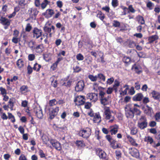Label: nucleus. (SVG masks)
<instances>
[{"instance_id":"obj_15","label":"nucleus","mask_w":160,"mask_h":160,"mask_svg":"<svg viewBox=\"0 0 160 160\" xmlns=\"http://www.w3.org/2000/svg\"><path fill=\"white\" fill-rule=\"evenodd\" d=\"M144 112L145 114L151 116L152 113H153V111L151 107H149L148 105H147L144 110Z\"/></svg>"},{"instance_id":"obj_40","label":"nucleus","mask_w":160,"mask_h":160,"mask_svg":"<svg viewBox=\"0 0 160 160\" xmlns=\"http://www.w3.org/2000/svg\"><path fill=\"white\" fill-rule=\"evenodd\" d=\"M130 58L127 57H124L123 59V62L125 63H128L130 62Z\"/></svg>"},{"instance_id":"obj_49","label":"nucleus","mask_w":160,"mask_h":160,"mask_svg":"<svg viewBox=\"0 0 160 160\" xmlns=\"http://www.w3.org/2000/svg\"><path fill=\"white\" fill-rule=\"evenodd\" d=\"M112 147L113 149H115L117 148H121L122 147L120 143H117L116 145H113V146H112Z\"/></svg>"},{"instance_id":"obj_60","label":"nucleus","mask_w":160,"mask_h":160,"mask_svg":"<svg viewBox=\"0 0 160 160\" xmlns=\"http://www.w3.org/2000/svg\"><path fill=\"white\" fill-rule=\"evenodd\" d=\"M126 87H127L126 88L125 90H124L123 91H122V92L123 93V95H126L127 94V90L129 89V88L128 87V85H126L124 86V88H125Z\"/></svg>"},{"instance_id":"obj_59","label":"nucleus","mask_w":160,"mask_h":160,"mask_svg":"<svg viewBox=\"0 0 160 160\" xmlns=\"http://www.w3.org/2000/svg\"><path fill=\"white\" fill-rule=\"evenodd\" d=\"M73 69L74 72H78L81 70V68L79 66H76L73 68Z\"/></svg>"},{"instance_id":"obj_46","label":"nucleus","mask_w":160,"mask_h":160,"mask_svg":"<svg viewBox=\"0 0 160 160\" xmlns=\"http://www.w3.org/2000/svg\"><path fill=\"white\" fill-rule=\"evenodd\" d=\"M133 110L134 113H136V115H139L141 114V112L137 108H134L133 109Z\"/></svg>"},{"instance_id":"obj_55","label":"nucleus","mask_w":160,"mask_h":160,"mask_svg":"<svg viewBox=\"0 0 160 160\" xmlns=\"http://www.w3.org/2000/svg\"><path fill=\"white\" fill-rule=\"evenodd\" d=\"M153 3L151 2H148L147 3V7L149 8V9L151 10L152 9V7L153 5Z\"/></svg>"},{"instance_id":"obj_57","label":"nucleus","mask_w":160,"mask_h":160,"mask_svg":"<svg viewBox=\"0 0 160 160\" xmlns=\"http://www.w3.org/2000/svg\"><path fill=\"white\" fill-rule=\"evenodd\" d=\"M149 124L150 127H153L156 126V122L155 121H152L149 122Z\"/></svg>"},{"instance_id":"obj_11","label":"nucleus","mask_w":160,"mask_h":160,"mask_svg":"<svg viewBox=\"0 0 160 160\" xmlns=\"http://www.w3.org/2000/svg\"><path fill=\"white\" fill-rule=\"evenodd\" d=\"M96 153L101 158H106L105 153L100 148H98L96 149Z\"/></svg>"},{"instance_id":"obj_26","label":"nucleus","mask_w":160,"mask_h":160,"mask_svg":"<svg viewBox=\"0 0 160 160\" xmlns=\"http://www.w3.org/2000/svg\"><path fill=\"white\" fill-rule=\"evenodd\" d=\"M50 3V2L47 0H44L41 4V7L42 9L46 8L47 5Z\"/></svg>"},{"instance_id":"obj_36","label":"nucleus","mask_w":160,"mask_h":160,"mask_svg":"<svg viewBox=\"0 0 160 160\" xmlns=\"http://www.w3.org/2000/svg\"><path fill=\"white\" fill-rule=\"evenodd\" d=\"M133 69H134V70L138 74H139L141 71L140 70H139V67L138 66H136L135 65L133 66L132 67Z\"/></svg>"},{"instance_id":"obj_3","label":"nucleus","mask_w":160,"mask_h":160,"mask_svg":"<svg viewBox=\"0 0 160 160\" xmlns=\"http://www.w3.org/2000/svg\"><path fill=\"white\" fill-rule=\"evenodd\" d=\"M33 37L36 39L41 37L42 32L41 30L37 28H34L32 31Z\"/></svg>"},{"instance_id":"obj_29","label":"nucleus","mask_w":160,"mask_h":160,"mask_svg":"<svg viewBox=\"0 0 160 160\" xmlns=\"http://www.w3.org/2000/svg\"><path fill=\"white\" fill-rule=\"evenodd\" d=\"M48 104L50 106H52L57 104V101L55 99H53L49 101Z\"/></svg>"},{"instance_id":"obj_9","label":"nucleus","mask_w":160,"mask_h":160,"mask_svg":"<svg viewBox=\"0 0 160 160\" xmlns=\"http://www.w3.org/2000/svg\"><path fill=\"white\" fill-rule=\"evenodd\" d=\"M129 150L130 151L129 153L132 156L137 158L139 157V154L138 149L135 148H129Z\"/></svg>"},{"instance_id":"obj_32","label":"nucleus","mask_w":160,"mask_h":160,"mask_svg":"<svg viewBox=\"0 0 160 160\" xmlns=\"http://www.w3.org/2000/svg\"><path fill=\"white\" fill-rule=\"evenodd\" d=\"M97 78H99L103 81H105V77L102 74L99 73L98 74Z\"/></svg>"},{"instance_id":"obj_41","label":"nucleus","mask_w":160,"mask_h":160,"mask_svg":"<svg viewBox=\"0 0 160 160\" xmlns=\"http://www.w3.org/2000/svg\"><path fill=\"white\" fill-rule=\"evenodd\" d=\"M72 81L69 80L67 82H65L63 83V85L67 87H70L71 85Z\"/></svg>"},{"instance_id":"obj_31","label":"nucleus","mask_w":160,"mask_h":160,"mask_svg":"<svg viewBox=\"0 0 160 160\" xmlns=\"http://www.w3.org/2000/svg\"><path fill=\"white\" fill-rule=\"evenodd\" d=\"M52 79V85L54 87L56 88L57 87V81L56 80H54V79L52 77L51 78Z\"/></svg>"},{"instance_id":"obj_1","label":"nucleus","mask_w":160,"mask_h":160,"mask_svg":"<svg viewBox=\"0 0 160 160\" xmlns=\"http://www.w3.org/2000/svg\"><path fill=\"white\" fill-rule=\"evenodd\" d=\"M99 95L100 102L102 104L105 106L109 104L111 102V96L107 95L106 92L100 91Z\"/></svg>"},{"instance_id":"obj_19","label":"nucleus","mask_w":160,"mask_h":160,"mask_svg":"<svg viewBox=\"0 0 160 160\" xmlns=\"http://www.w3.org/2000/svg\"><path fill=\"white\" fill-rule=\"evenodd\" d=\"M143 97V95L141 93H138L133 98V100L135 101H140Z\"/></svg>"},{"instance_id":"obj_4","label":"nucleus","mask_w":160,"mask_h":160,"mask_svg":"<svg viewBox=\"0 0 160 160\" xmlns=\"http://www.w3.org/2000/svg\"><path fill=\"white\" fill-rule=\"evenodd\" d=\"M85 87L84 82L83 81H78L75 87V90L76 92L82 91Z\"/></svg>"},{"instance_id":"obj_34","label":"nucleus","mask_w":160,"mask_h":160,"mask_svg":"<svg viewBox=\"0 0 160 160\" xmlns=\"http://www.w3.org/2000/svg\"><path fill=\"white\" fill-rule=\"evenodd\" d=\"M94 117V119H94V121L96 120H99V122H100L101 121V117L99 114H98L97 113H95Z\"/></svg>"},{"instance_id":"obj_35","label":"nucleus","mask_w":160,"mask_h":160,"mask_svg":"<svg viewBox=\"0 0 160 160\" xmlns=\"http://www.w3.org/2000/svg\"><path fill=\"white\" fill-rule=\"evenodd\" d=\"M138 132L137 129L135 127H132V128L131 131V133L132 135L136 134Z\"/></svg>"},{"instance_id":"obj_27","label":"nucleus","mask_w":160,"mask_h":160,"mask_svg":"<svg viewBox=\"0 0 160 160\" xmlns=\"http://www.w3.org/2000/svg\"><path fill=\"white\" fill-rule=\"evenodd\" d=\"M17 65L18 67L22 68L24 65L23 61L21 59L18 60L17 62Z\"/></svg>"},{"instance_id":"obj_7","label":"nucleus","mask_w":160,"mask_h":160,"mask_svg":"<svg viewBox=\"0 0 160 160\" xmlns=\"http://www.w3.org/2000/svg\"><path fill=\"white\" fill-rule=\"evenodd\" d=\"M59 111V107H57L55 108L50 109H49V118L52 119L57 114Z\"/></svg>"},{"instance_id":"obj_23","label":"nucleus","mask_w":160,"mask_h":160,"mask_svg":"<svg viewBox=\"0 0 160 160\" xmlns=\"http://www.w3.org/2000/svg\"><path fill=\"white\" fill-rule=\"evenodd\" d=\"M37 53H40L42 52L43 46L42 45L40 44L37 46H36L35 50Z\"/></svg>"},{"instance_id":"obj_38","label":"nucleus","mask_w":160,"mask_h":160,"mask_svg":"<svg viewBox=\"0 0 160 160\" xmlns=\"http://www.w3.org/2000/svg\"><path fill=\"white\" fill-rule=\"evenodd\" d=\"M32 28V27L30 24L28 23L27 24V26L25 28V30L27 32H29L30 31Z\"/></svg>"},{"instance_id":"obj_52","label":"nucleus","mask_w":160,"mask_h":160,"mask_svg":"<svg viewBox=\"0 0 160 160\" xmlns=\"http://www.w3.org/2000/svg\"><path fill=\"white\" fill-rule=\"evenodd\" d=\"M155 118L156 121H158L160 120V112H157L156 113Z\"/></svg>"},{"instance_id":"obj_64","label":"nucleus","mask_w":160,"mask_h":160,"mask_svg":"<svg viewBox=\"0 0 160 160\" xmlns=\"http://www.w3.org/2000/svg\"><path fill=\"white\" fill-rule=\"evenodd\" d=\"M19 160H27V159L23 154H21L19 158Z\"/></svg>"},{"instance_id":"obj_18","label":"nucleus","mask_w":160,"mask_h":160,"mask_svg":"<svg viewBox=\"0 0 160 160\" xmlns=\"http://www.w3.org/2000/svg\"><path fill=\"white\" fill-rule=\"evenodd\" d=\"M54 14V12L53 10L51 9H48L46 11L43 13L42 14L45 16L49 15V17H51Z\"/></svg>"},{"instance_id":"obj_39","label":"nucleus","mask_w":160,"mask_h":160,"mask_svg":"<svg viewBox=\"0 0 160 160\" xmlns=\"http://www.w3.org/2000/svg\"><path fill=\"white\" fill-rule=\"evenodd\" d=\"M113 22V25L114 27H117L120 26V24L119 22L116 20H114Z\"/></svg>"},{"instance_id":"obj_56","label":"nucleus","mask_w":160,"mask_h":160,"mask_svg":"<svg viewBox=\"0 0 160 160\" xmlns=\"http://www.w3.org/2000/svg\"><path fill=\"white\" fill-rule=\"evenodd\" d=\"M78 147H82L83 146V143L81 141H77L76 143Z\"/></svg>"},{"instance_id":"obj_20","label":"nucleus","mask_w":160,"mask_h":160,"mask_svg":"<svg viewBox=\"0 0 160 160\" xmlns=\"http://www.w3.org/2000/svg\"><path fill=\"white\" fill-rule=\"evenodd\" d=\"M148 125L147 122L145 121H142L141 122L138 123V127L141 129H144L147 127Z\"/></svg>"},{"instance_id":"obj_24","label":"nucleus","mask_w":160,"mask_h":160,"mask_svg":"<svg viewBox=\"0 0 160 160\" xmlns=\"http://www.w3.org/2000/svg\"><path fill=\"white\" fill-rule=\"evenodd\" d=\"M136 18L137 21L141 24H145V21L142 17L138 15L137 17Z\"/></svg>"},{"instance_id":"obj_8","label":"nucleus","mask_w":160,"mask_h":160,"mask_svg":"<svg viewBox=\"0 0 160 160\" xmlns=\"http://www.w3.org/2000/svg\"><path fill=\"white\" fill-rule=\"evenodd\" d=\"M87 98L93 102H96L98 99V94L94 93H91L87 94Z\"/></svg>"},{"instance_id":"obj_13","label":"nucleus","mask_w":160,"mask_h":160,"mask_svg":"<svg viewBox=\"0 0 160 160\" xmlns=\"http://www.w3.org/2000/svg\"><path fill=\"white\" fill-rule=\"evenodd\" d=\"M1 23L4 26H9L10 24V21L5 17H2L0 19Z\"/></svg>"},{"instance_id":"obj_43","label":"nucleus","mask_w":160,"mask_h":160,"mask_svg":"<svg viewBox=\"0 0 160 160\" xmlns=\"http://www.w3.org/2000/svg\"><path fill=\"white\" fill-rule=\"evenodd\" d=\"M128 45L130 48H133L136 46V44L134 42L131 41L129 42Z\"/></svg>"},{"instance_id":"obj_21","label":"nucleus","mask_w":160,"mask_h":160,"mask_svg":"<svg viewBox=\"0 0 160 160\" xmlns=\"http://www.w3.org/2000/svg\"><path fill=\"white\" fill-rule=\"evenodd\" d=\"M158 37L157 35H152L149 37L148 38L149 43H152L154 41L158 40Z\"/></svg>"},{"instance_id":"obj_17","label":"nucleus","mask_w":160,"mask_h":160,"mask_svg":"<svg viewBox=\"0 0 160 160\" xmlns=\"http://www.w3.org/2000/svg\"><path fill=\"white\" fill-rule=\"evenodd\" d=\"M110 131L111 134H115L118 132V127L116 125L112 126L110 127Z\"/></svg>"},{"instance_id":"obj_28","label":"nucleus","mask_w":160,"mask_h":160,"mask_svg":"<svg viewBox=\"0 0 160 160\" xmlns=\"http://www.w3.org/2000/svg\"><path fill=\"white\" fill-rule=\"evenodd\" d=\"M8 105L9 106V107L11 108V110H12L13 109V107L14 105L13 99H10L8 102Z\"/></svg>"},{"instance_id":"obj_6","label":"nucleus","mask_w":160,"mask_h":160,"mask_svg":"<svg viewBox=\"0 0 160 160\" xmlns=\"http://www.w3.org/2000/svg\"><path fill=\"white\" fill-rule=\"evenodd\" d=\"M85 99L83 96H79L77 97L74 100V102L78 105L83 104L85 102Z\"/></svg>"},{"instance_id":"obj_61","label":"nucleus","mask_w":160,"mask_h":160,"mask_svg":"<svg viewBox=\"0 0 160 160\" xmlns=\"http://www.w3.org/2000/svg\"><path fill=\"white\" fill-rule=\"evenodd\" d=\"M135 88L137 90H138L140 89V85L138 82H137L135 83Z\"/></svg>"},{"instance_id":"obj_51","label":"nucleus","mask_w":160,"mask_h":160,"mask_svg":"<svg viewBox=\"0 0 160 160\" xmlns=\"http://www.w3.org/2000/svg\"><path fill=\"white\" fill-rule=\"evenodd\" d=\"M0 90L1 92V93L3 96L6 94V91L5 89L2 87L0 88Z\"/></svg>"},{"instance_id":"obj_63","label":"nucleus","mask_w":160,"mask_h":160,"mask_svg":"<svg viewBox=\"0 0 160 160\" xmlns=\"http://www.w3.org/2000/svg\"><path fill=\"white\" fill-rule=\"evenodd\" d=\"M34 3L36 7H38L40 6V3L39 0H35Z\"/></svg>"},{"instance_id":"obj_50","label":"nucleus","mask_w":160,"mask_h":160,"mask_svg":"<svg viewBox=\"0 0 160 160\" xmlns=\"http://www.w3.org/2000/svg\"><path fill=\"white\" fill-rule=\"evenodd\" d=\"M38 153L41 158H43L45 157V154L42 150L41 149L39 150Z\"/></svg>"},{"instance_id":"obj_47","label":"nucleus","mask_w":160,"mask_h":160,"mask_svg":"<svg viewBox=\"0 0 160 160\" xmlns=\"http://www.w3.org/2000/svg\"><path fill=\"white\" fill-rule=\"evenodd\" d=\"M27 73L28 74H31L32 71V67L29 65H28L27 67Z\"/></svg>"},{"instance_id":"obj_48","label":"nucleus","mask_w":160,"mask_h":160,"mask_svg":"<svg viewBox=\"0 0 160 160\" xmlns=\"http://www.w3.org/2000/svg\"><path fill=\"white\" fill-rule=\"evenodd\" d=\"M112 4L114 7L117 6L118 5V0H112Z\"/></svg>"},{"instance_id":"obj_53","label":"nucleus","mask_w":160,"mask_h":160,"mask_svg":"<svg viewBox=\"0 0 160 160\" xmlns=\"http://www.w3.org/2000/svg\"><path fill=\"white\" fill-rule=\"evenodd\" d=\"M44 30L45 32L50 33L51 31V28L46 26L44 27Z\"/></svg>"},{"instance_id":"obj_12","label":"nucleus","mask_w":160,"mask_h":160,"mask_svg":"<svg viewBox=\"0 0 160 160\" xmlns=\"http://www.w3.org/2000/svg\"><path fill=\"white\" fill-rule=\"evenodd\" d=\"M50 142L53 147H54L57 150H60L61 149L60 144L54 140H51Z\"/></svg>"},{"instance_id":"obj_44","label":"nucleus","mask_w":160,"mask_h":160,"mask_svg":"<svg viewBox=\"0 0 160 160\" xmlns=\"http://www.w3.org/2000/svg\"><path fill=\"white\" fill-rule=\"evenodd\" d=\"M128 92L130 95H133L135 93V91L134 90V88L133 87H131L130 89H129Z\"/></svg>"},{"instance_id":"obj_62","label":"nucleus","mask_w":160,"mask_h":160,"mask_svg":"<svg viewBox=\"0 0 160 160\" xmlns=\"http://www.w3.org/2000/svg\"><path fill=\"white\" fill-rule=\"evenodd\" d=\"M148 142L150 144H151L153 142V138L150 136L148 137L147 139Z\"/></svg>"},{"instance_id":"obj_42","label":"nucleus","mask_w":160,"mask_h":160,"mask_svg":"<svg viewBox=\"0 0 160 160\" xmlns=\"http://www.w3.org/2000/svg\"><path fill=\"white\" fill-rule=\"evenodd\" d=\"M35 58V56L33 54H30L28 56V59L29 60L32 61L34 60Z\"/></svg>"},{"instance_id":"obj_45","label":"nucleus","mask_w":160,"mask_h":160,"mask_svg":"<svg viewBox=\"0 0 160 160\" xmlns=\"http://www.w3.org/2000/svg\"><path fill=\"white\" fill-rule=\"evenodd\" d=\"M114 81V79L113 77H111L109 78L108 79L107 81V84H112Z\"/></svg>"},{"instance_id":"obj_16","label":"nucleus","mask_w":160,"mask_h":160,"mask_svg":"<svg viewBox=\"0 0 160 160\" xmlns=\"http://www.w3.org/2000/svg\"><path fill=\"white\" fill-rule=\"evenodd\" d=\"M28 47L32 51L35 50V48L36 46V42L33 40H31L28 42Z\"/></svg>"},{"instance_id":"obj_10","label":"nucleus","mask_w":160,"mask_h":160,"mask_svg":"<svg viewBox=\"0 0 160 160\" xmlns=\"http://www.w3.org/2000/svg\"><path fill=\"white\" fill-rule=\"evenodd\" d=\"M104 116L105 118L107 119H109L112 118L110 111L108 108L104 109Z\"/></svg>"},{"instance_id":"obj_2","label":"nucleus","mask_w":160,"mask_h":160,"mask_svg":"<svg viewBox=\"0 0 160 160\" xmlns=\"http://www.w3.org/2000/svg\"><path fill=\"white\" fill-rule=\"evenodd\" d=\"M87 130L83 129L80 131L79 135L83 138H87L91 133V130L89 128H87Z\"/></svg>"},{"instance_id":"obj_22","label":"nucleus","mask_w":160,"mask_h":160,"mask_svg":"<svg viewBox=\"0 0 160 160\" xmlns=\"http://www.w3.org/2000/svg\"><path fill=\"white\" fill-rule=\"evenodd\" d=\"M127 138L130 143L133 146H137L138 144L135 142L134 139L129 135L127 136Z\"/></svg>"},{"instance_id":"obj_14","label":"nucleus","mask_w":160,"mask_h":160,"mask_svg":"<svg viewBox=\"0 0 160 160\" xmlns=\"http://www.w3.org/2000/svg\"><path fill=\"white\" fill-rule=\"evenodd\" d=\"M125 114L127 118H132L134 116V113L133 110L131 109L127 110H125Z\"/></svg>"},{"instance_id":"obj_25","label":"nucleus","mask_w":160,"mask_h":160,"mask_svg":"<svg viewBox=\"0 0 160 160\" xmlns=\"http://www.w3.org/2000/svg\"><path fill=\"white\" fill-rule=\"evenodd\" d=\"M152 97L156 99H158L159 98L160 95L158 92L155 91H153L152 92Z\"/></svg>"},{"instance_id":"obj_58","label":"nucleus","mask_w":160,"mask_h":160,"mask_svg":"<svg viewBox=\"0 0 160 160\" xmlns=\"http://www.w3.org/2000/svg\"><path fill=\"white\" fill-rule=\"evenodd\" d=\"M91 106V104L90 102H87L85 104V108L87 109L90 108Z\"/></svg>"},{"instance_id":"obj_30","label":"nucleus","mask_w":160,"mask_h":160,"mask_svg":"<svg viewBox=\"0 0 160 160\" xmlns=\"http://www.w3.org/2000/svg\"><path fill=\"white\" fill-rule=\"evenodd\" d=\"M126 9H127V10L128 9L129 10V11L132 13H134L135 11V9L132 7V5H130L129 6L128 8H124V11H125Z\"/></svg>"},{"instance_id":"obj_33","label":"nucleus","mask_w":160,"mask_h":160,"mask_svg":"<svg viewBox=\"0 0 160 160\" xmlns=\"http://www.w3.org/2000/svg\"><path fill=\"white\" fill-rule=\"evenodd\" d=\"M88 78L92 81L94 82L96 81L97 79V76H93L92 75H88Z\"/></svg>"},{"instance_id":"obj_37","label":"nucleus","mask_w":160,"mask_h":160,"mask_svg":"<svg viewBox=\"0 0 160 160\" xmlns=\"http://www.w3.org/2000/svg\"><path fill=\"white\" fill-rule=\"evenodd\" d=\"M77 59L79 61L82 60L84 59L83 55L80 53L78 54L76 56Z\"/></svg>"},{"instance_id":"obj_5","label":"nucleus","mask_w":160,"mask_h":160,"mask_svg":"<svg viewBox=\"0 0 160 160\" xmlns=\"http://www.w3.org/2000/svg\"><path fill=\"white\" fill-rule=\"evenodd\" d=\"M33 110L36 116L38 118L41 119L42 118L43 114L42 109L40 107H35L34 108Z\"/></svg>"},{"instance_id":"obj_54","label":"nucleus","mask_w":160,"mask_h":160,"mask_svg":"<svg viewBox=\"0 0 160 160\" xmlns=\"http://www.w3.org/2000/svg\"><path fill=\"white\" fill-rule=\"evenodd\" d=\"M27 86L23 85L21 87L20 90L22 92H26L27 91Z\"/></svg>"}]
</instances>
